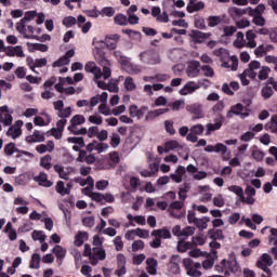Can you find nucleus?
<instances>
[{
    "mask_svg": "<svg viewBox=\"0 0 277 277\" xmlns=\"http://www.w3.org/2000/svg\"><path fill=\"white\" fill-rule=\"evenodd\" d=\"M93 248L90 245H84V256H89L91 265H98L100 261L107 259V253L103 249V240L98 235L93 237Z\"/></svg>",
    "mask_w": 277,
    "mask_h": 277,
    "instance_id": "f257e3e1",
    "label": "nucleus"
},
{
    "mask_svg": "<svg viewBox=\"0 0 277 277\" xmlns=\"http://www.w3.org/2000/svg\"><path fill=\"white\" fill-rule=\"evenodd\" d=\"M84 70L87 72H91V75L94 76L93 80L97 84V88L101 90H108V92H115L118 93L119 88L118 83L116 82H110V83H105L103 80V71L101 70V67L96 66V63L94 62H88L84 66Z\"/></svg>",
    "mask_w": 277,
    "mask_h": 277,
    "instance_id": "f03ea898",
    "label": "nucleus"
},
{
    "mask_svg": "<svg viewBox=\"0 0 277 277\" xmlns=\"http://www.w3.org/2000/svg\"><path fill=\"white\" fill-rule=\"evenodd\" d=\"M215 271L219 274H224V276H230L232 274H241V266L235 259V255H230L229 260H222L221 264L215 266Z\"/></svg>",
    "mask_w": 277,
    "mask_h": 277,
    "instance_id": "7ed1b4c3",
    "label": "nucleus"
},
{
    "mask_svg": "<svg viewBox=\"0 0 277 277\" xmlns=\"http://www.w3.org/2000/svg\"><path fill=\"white\" fill-rule=\"evenodd\" d=\"M114 55L116 60L123 66L124 70L129 72L130 75H140L142 70H144V67L140 65L132 64L131 61H129V57L122 55V52L120 51H115Z\"/></svg>",
    "mask_w": 277,
    "mask_h": 277,
    "instance_id": "20e7f679",
    "label": "nucleus"
},
{
    "mask_svg": "<svg viewBox=\"0 0 277 277\" xmlns=\"http://www.w3.org/2000/svg\"><path fill=\"white\" fill-rule=\"evenodd\" d=\"M93 54L95 60L98 62V64L103 67V79H109L111 77V63H109V60L105 57V52L103 50L98 49V45H95V49L93 50Z\"/></svg>",
    "mask_w": 277,
    "mask_h": 277,
    "instance_id": "39448f33",
    "label": "nucleus"
},
{
    "mask_svg": "<svg viewBox=\"0 0 277 277\" xmlns=\"http://www.w3.org/2000/svg\"><path fill=\"white\" fill-rule=\"evenodd\" d=\"M84 122H85V117H83V115H75L70 119V124L67 128L68 132L72 133L74 135H85V133H88V129L81 128L77 130V127H79L80 124H83Z\"/></svg>",
    "mask_w": 277,
    "mask_h": 277,
    "instance_id": "423d86ee",
    "label": "nucleus"
},
{
    "mask_svg": "<svg viewBox=\"0 0 277 277\" xmlns=\"http://www.w3.org/2000/svg\"><path fill=\"white\" fill-rule=\"evenodd\" d=\"M183 265L188 276L190 277L202 276V272H200V269L202 268V264H200L199 262H194V260L186 258L183 260Z\"/></svg>",
    "mask_w": 277,
    "mask_h": 277,
    "instance_id": "0eeeda50",
    "label": "nucleus"
},
{
    "mask_svg": "<svg viewBox=\"0 0 277 277\" xmlns=\"http://www.w3.org/2000/svg\"><path fill=\"white\" fill-rule=\"evenodd\" d=\"M16 31L23 36L26 40H36L38 38L36 34V28L31 25L27 26L26 24H16Z\"/></svg>",
    "mask_w": 277,
    "mask_h": 277,
    "instance_id": "6e6552de",
    "label": "nucleus"
},
{
    "mask_svg": "<svg viewBox=\"0 0 277 277\" xmlns=\"http://www.w3.org/2000/svg\"><path fill=\"white\" fill-rule=\"evenodd\" d=\"M186 111L192 114L193 120H200L205 118V106L200 103H193L186 106Z\"/></svg>",
    "mask_w": 277,
    "mask_h": 277,
    "instance_id": "1a4fd4ad",
    "label": "nucleus"
},
{
    "mask_svg": "<svg viewBox=\"0 0 277 277\" xmlns=\"http://www.w3.org/2000/svg\"><path fill=\"white\" fill-rule=\"evenodd\" d=\"M140 60L143 64H149L151 66H157L161 64V56L157 52H143L140 54Z\"/></svg>",
    "mask_w": 277,
    "mask_h": 277,
    "instance_id": "9d476101",
    "label": "nucleus"
},
{
    "mask_svg": "<svg viewBox=\"0 0 277 277\" xmlns=\"http://www.w3.org/2000/svg\"><path fill=\"white\" fill-rule=\"evenodd\" d=\"M234 116H239L242 120L250 116V113L246 111L243 104L238 103L230 107L226 114V118H233Z\"/></svg>",
    "mask_w": 277,
    "mask_h": 277,
    "instance_id": "9b49d317",
    "label": "nucleus"
},
{
    "mask_svg": "<svg viewBox=\"0 0 277 277\" xmlns=\"http://www.w3.org/2000/svg\"><path fill=\"white\" fill-rule=\"evenodd\" d=\"M13 205L15 208V213H18L19 215H27L29 213V201L25 200L23 197L17 196L13 200Z\"/></svg>",
    "mask_w": 277,
    "mask_h": 277,
    "instance_id": "f8f14e48",
    "label": "nucleus"
},
{
    "mask_svg": "<svg viewBox=\"0 0 277 277\" xmlns=\"http://www.w3.org/2000/svg\"><path fill=\"white\" fill-rule=\"evenodd\" d=\"M274 265V260L267 253H264L256 262L259 269H262L266 274H269V267Z\"/></svg>",
    "mask_w": 277,
    "mask_h": 277,
    "instance_id": "ddd939ff",
    "label": "nucleus"
},
{
    "mask_svg": "<svg viewBox=\"0 0 277 277\" xmlns=\"http://www.w3.org/2000/svg\"><path fill=\"white\" fill-rule=\"evenodd\" d=\"M4 153L9 157H12V155L15 153H18L17 157H29L30 159L34 157V154L29 151L18 150V148H16V144L14 143H9L8 145H5Z\"/></svg>",
    "mask_w": 277,
    "mask_h": 277,
    "instance_id": "4468645a",
    "label": "nucleus"
},
{
    "mask_svg": "<svg viewBox=\"0 0 277 277\" xmlns=\"http://www.w3.org/2000/svg\"><path fill=\"white\" fill-rule=\"evenodd\" d=\"M168 271L170 274H181V255H172L168 263Z\"/></svg>",
    "mask_w": 277,
    "mask_h": 277,
    "instance_id": "2eb2a0df",
    "label": "nucleus"
},
{
    "mask_svg": "<svg viewBox=\"0 0 277 277\" xmlns=\"http://www.w3.org/2000/svg\"><path fill=\"white\" fill-rule=\"evenodd\" d=\"M54 172L58 173L60 179L68 181L70 179V174L75 173V167H62L60 164H55Z\"/></svg>",
    "mask_w": 277,
    "mask_h": 277,
    "instance_id": "dca6fc26",
    "label": "nucleus"
},
{
    "mask_svg": "<svg viewBox=\"0 0 277 277\" xmlns=\"http://www.w3.org/2000/svg\"><path fill=\"white\" fill-rule=\"evenodd\" d=\"M146 111H148L147 106H142L141 108L137 107V105L133 104L129 107V114L131 118H136V120H142L144 116L146 115Z\"/></svg>",
    "mask_w": 277,
    "mask_h": 277,
    "instance_id": "f3484780",
    "label": "nucleus"
},
{
    "mask_svg": "<svg viewBox=\"0 0 277 277\" xmlns=\"http://www.w3.org/2000/svg\"><path fill=\"white\" fill-rule=\"evenodd\" d=\"M22 127L23 121H15V123L6 131L8 137H12V140H17V137H21V135L23 134V130H21Z\"/></svg>",
    "mask_w": 277,
    "mask_h": 277,
    "instance_id": "a211bd4d",
    "label": "nucleus"
},
{
    "mask_svg": "<svg viewBox=\"0 0 277 277\" xmlns=\"http://www.w3.org/2000/svg\"><path fill=\"white\" fill-rule=\"evenodd\" d=\"M205 151L206 153H216V155H222V157H224V155H226V153H228V147L222 143H217L215 145H207L205 147Z\"/></svg>",
    "mask_w": 277,
    "mask_h": 277,
    "instance_id": "6ab92c4d",
    "label": "nucleus"
},
{
    "mask_svg": "<svg viewBox=\"0 0 277 277\" xmlns=\"http://www.w3.org/2000/svg\"><path fill=\"white\" fill-rule=\"evenodd\" d=\"M186 75L190 79L198 77L200 75V62L192 61L186 68Z\"/></svg>",
    "mask_w": 277,
    "mask_h": 277,
    "instance_id": "aec40b11",
    "label": "nucleus"
},
{
    "mask_svg": "<svg viewBox=\"0 0 277 277\" xmlns=\"http://www.w3.org/2000/svg\"><path fill=\"white\" fill-rule=\"evenodd\" d=\"M4 53L8 57H25V52L21 45L4 47Z\"/></svg>",
    "mask_w": 277,
    "mask_h": 277,
    "instance_id": "412c9836",
    "label": "nucleus"
},
{
    "mask_svg": "<svg viewBox=\"0 0 277 277\" xmlns=\"http://www.w3.org/2000/svg\"><path fill=\"white\" fill-rule=\"evenodd\" d=\"M224 124V117H219L214 120V123L206 124V135H211L214 131H220Z\"/></svg>",
    "mask_w": 277,
    "mask_h": 277,
    "instance_id": "4be33fe9",
    "label": "nucleus"
},
{
    "mask_svg": "<svg viewBox=\"0 0 277 277\" xmlns=\"http://www.w3.org/2000/svg\"><path fill=\"white\" fill-rule=\"evenodd\" d=\"M27 64L30 68V70H32V72H36L37 75H40V72H38L36 70V68H43V66H47V58H31L28 57L27 58Z\"/></svg>",
    "mask_w": 277,
    "mask_h": 277,
    "instance_id": "5701e85b",
    "label": "nucleus"
},
{
    "mask_svg": "<svg viewBox=\"0 0 277 277\" xmlns=\"http://www.w3.org/2000/svg\"><path fill=\"white\" fill-rule=\"evenodd\" d=\"M196 90H200V84L194 81H188L181 90V96H187L188 94H194Z\"/></svg>",
    "mask_w": 277,
    "mask_h": 277,
    "instance_id": "b1692460",
    "label": "nucleus"
},
{
    "mask_svg": "<svg viewBox=\"0 0 277 277\" xmlns=\"http://www.w3.org/2000/svg\"><path fill=\"white\" fill-rule=\"evenodd\" d=\"M41 116H44V118L40 117V116H36L34 119V124L36 127H49V124H51V115L47 114V113H42Z\"/></svg>",
    "mask_w": 277,
    "mask_h": 277,
    "instance_id": "393cba45",
    "label": "nucleus"
},
{
    "mask_svg": "<svg viewBox=\"0 0 277 277\" xmlns=\"http://www.w3.org/2000/svg\"><path fill=\"white\" fill-rule=\"evenodd\" d=\"M168 111H170V109H168V108H159L156 110H150L146 114L145 120L147 122H153V120H155V118H159V116H162V114H168Z\"/></svg>",
    "mask_w": 277,
    "mask_h": 277,
    "instance_id": "a878e982",
    "label": "nucleus"
},
{
    "mask_svg": "<svg viewBox=\"0 0 277 277\" xmlns=\"http://www.w3.org/2000/svg\"><path fill=\"white\" fill-rule=\"evenodd\" d=\"M183 176H185V167L179 166L174 173L170 174L173 183H183Z\"/></svg>",
    "mask_w": 277,
    "mask_h": 277,
    "instance_id": "bb28decb",
    "label": "nucleus"
},
{
    "mask_svg": "<svg viewBox=\"0 0 277 277\" xmlns=\"http://www.w3.org/2000/svg\"><path fill=\"white\" fill-rule=\"evenodd\" d=\"M26 142L28 144H38L40 142H44V133L35 130V132L26 137Z\"/></svg>",
    "mask_w": 277,
    "mask_h": 277,
    "instance_id": "cd10ccee",
    "label": "nucleus"
},
{
    "mask_svg": "<svg viewBox=\"0 0 277 277\" xmlns=\"http://www.w3.org/2000/svg\"><path fill=\"white\" fill-rule=\"evenodd\" d=\"M35 181L41 185V187H52L53 182L49 181V175L44 172H40L38 176L35 177Z\"/></svg>",
    "mask_w": 277,
    "mask_h": 277,
    "instance_id": "c85d7f7f",
    "label": "nucleus"
},
{
    "mask_svg": "<svg viewBox=\"0 0 277 277\" xmlns=\"http://www.w3.org/2000/svg\"><path fill=\"white\" fill-rule=\"evenodd\" d=\"M117 42L116 41H111L110 39H106L105 41L101 40H96V38L93 39V47H107V49H110V51H114V49H116L117 47Z\"/></svg>",
    "mask_w": 277,
    "mask_h": 277,
    "instance_id": "c756f323",
    "label": "nucleus"
},
{
    "mask_svg": "<svg viewBox=\"0 0 277 277\" xmlns=\"http://www.w3.org/2000/svg\"><path fill=\"white\" fill-rule=\"evenodd\" d=\"M246 40L248 49H256V32H254V30L247 31Z\"/></svg>",
    "mask_w": 277,
    "mask_h": 277,
    "instance_id": "7c9ffc66",
    "label": "nucleus"
},
{
    "mask_svg": "<svg viewBox=\"0 0 277 277\" xmlns=\"http://www.w3.org/2000/svg\"><path fill=\"white\" fill-rule=\"evenodd\" d=\"M151 237H158V239H170L172 234L170 233V229L164 227L161 229H154L151 232Z\"/></svg>",
    "mask_w": 277,
    "mask_h": 277,
    "instance_id": "2f4dec72",
    "label": "nucleus"
},
{
    "mask_svg": "<svg viewBox=\"0 0 277 277\" xmlns=\"http://www.w3.org/2000/svg\"><path fill=\"white\" fill-rule=\"evenodd\" d=\"M198 190H199V194H201V196H202L203 202H209V200H211V198H213V193H211V187H209V185L199 186Z\"/></svg>",
    "mask_w": 277,
    "mask_h": 277,
    "instance_id": "473e14b6",
    "label": "nucleus"
},
{
    "mask_svg": "<svg viewBox=\"0 0 277 277\" xmlns=\"http://www.w3.org/2000/svg\"><path fill=\"white\" fill-rule=\"evenodd\" d=\"M223 68H232V70H237L239 67V58L236 55L229 57L228 62L222 63Z\"/></svg>",
    "mask_w": 277,
    "mask_h": 277,
    "instance_id": "72a5a7b5",
    "label": "nucleus"
},
{
    "mask_svg": "<svg viewBox=\"0 0 277 277\" xmlns=\"http://www.w3.org/2000/svg\"><path fill=\"white\" fill-rule=\"evenodd\" d=\"M146 264H147L148 274H150L151 276H155V274H157V266L159 265L157 260L155 258H148L146 260Z\"/></svg>",
    "mask_w": 277,
    "mask_h": 277,
    "instance_id": "f704fd0d",
    "label": "nucleus"
},
{
    "mask_svg": "<svg viewBox=\"0 0 277 277\" xmlns=\"http://www.w3.org/2000/svg\"><path fill=\"white\" fill-rule=\"evenodd\" d=\"M234 47H236V49H243L245 47H247L246 36L243 35V32H237L236 39L234 41Z\"/></svg>",
    "mask_w": 277,
    "mask_h": 277,
    "instance_id": "c9c22d12",
    "label": "nucleus"
},
{
    "mask_svg": "<svg viewBox=\"0 0 277 277\" xmlns=\"http://www.w3.org/2000/svg\"><path fill=\"white\" fill-rule=\"evenodd\" d=\"M208 237L212 239V241H222V239H224V232H222V229H209Z\"/></svg>",
    "mask_w": 277,
    "mask_h": 277,
    "instance_id": "e433bc0d",
    "label": "nucleus"
},
{
    "mask_svg": "<svg viewBox=\"0 0 277 277\" xmlns=\"http://www.w3.org/2000/svg\"><path fill=\"white\" fill-rule=\"evenodd\" d=\"M209 222H211V219L209 216H203L201 219H197L194 225L197 226L199 230H205L208 228Z\"/></svg>",
    "mask_w": 277,
    "mask_h": 277,
    "instance_id": "4c0bfd02",
    "label": "nucleus"
},
{
    "mask_svg": "<svg viewBox=\"0 0 277 277\" xmlns=\"http://www.w3.org/2000/svg\"><path fill=\"white\" fill-rule=\"evenodd\" d=\"M123 85L128 92H135L137 90V84H135V80L131 76L126 77Z\"/></svg>",
    "mask_w": 277,
    "mask_h": 277,
    "instance_id": "58836bf2",
    "label": "nucleus"
},
{
    "mask_svg": "<svg viewBox=\"0 0 277 277\" xmlns=\"http://www.w3.org/2000/svg\"><path fill=\"white\" fill-rule=\"evenodd\" d=\"M53 254H55L56 259L58 261H64V259H66V249H64L62 246L56 245L53 249H52Z\"/></svg>",
    "mask_w": 277,
    "mask_h": 277,
    "instance_id": "ea45409f",
    "label": "nucleus"
},
{
    "mask_svg": "<svg viewBox=\"0 0 277 277\" xmlns=\"http://www.w3.org/2000/svg\"><path fill=\"white\" fill-rule=\"evenodd\" d=\"M56 193L61 196L70 195V189L66 188V184L63 181H58L55 185Z\"/></svg>",
    "mask_w": 277,
    "mask_h": 277,
    "instance_id": "a19ab883",
    "label": "nucleus"
},
{
    "mask_svg": "<svg viewBox=\"0 0 277 277\" xmlns=\"http://www.w3.org/2000/svg\"><path fill=\"white\" fill-rule=\"evenodd\" d=\"M187 250H194V243L192 241L177 242V252H187Z\"/></svg>",
    "mask_w": 277,
    "mask_h": 277,
    "instance_id": "79ce46f5",
    "label": "nucleus"
},
{
    "mask_svg": "<svg viewBox=\"0 0 277 277\" xmlns=\"http://www.w3.org/2000/svg\"><path fill=\"white\" fill-rule=\"evenodd\" d=\"M85 239H88V232H79L75 237L74 243L79 248L83 246V241H85Z\"/></svg>",
    "mask_w": 277,
    "mask_h": 277,
    "instance_id": "37998d69",
    "label": "nucleus"
},
{
    "mask_svg": "<svg viewBox=\"0 0 277 277\" xmlns=\"http://www.w3.org/2000/svg\"><path fill=\"white\" fill-rule=\"evenodd\" d=\"M38 12L36 11H27L24 14V17L18 22V24H25L27 25V23H30V21H34L37 16Z\"/></svg>",
    "mask_w": 277,
    "mask_h": 277,
    "instance_id": "c03bdc74",
    "label": "nucleus"
},
{
    "mask_svg": "<svg viewBox=\"0 0 277 277\" xmlns=\"http://www.w3.org/2000/svg\"><path fill=\"white\" fill-rule=\"evenodd\" d=\"M40 261H42V258L40 256V254L35 253L31 256V261H30V269H40Z\"/></svg>",
    "mask_w": 277,
    "mask_h": 277,
    "instance_id": "a18cd8bd",
    "label": "nucleus"
},
{
    "mask_svg": "<svg viewBox=\"0 0 277 277\" xmlns=\"http://www.w3.org/2000/svg\"><path fill=\"white\" fill-rule=\"evenodd\" d=\"M180 209H183V201H173L170 205L169 211L172 217H179V215L174 214V210L180 211Z\"/></svg>",
    "mask_w": 277,
    "mask_h": 277,
    "instance_id": "49530a36",
    "label": "nucleus"
},
{
    "mask_svg": "<svg viewBox=\"0 0 277 277\" xmlns=\"http://www.w3.org/2000/svg\"><path fill=\"white\" fill-rule=\"evenodd\" d=\"M261 94L264 101L269 100L271 96H274V89L269 85H265L261 90Z\"/></svg>",
    "mask_w": 277,
    "mask_h": 277,
    "instance_id": "de8ad7c7",
    "label": "nucleus"
},
{
    "mask_svg": "<svg viewBox=\"0 0 277 277\" xmlns=\"http://www.w3.org/2000/svg\"><path fill=\"white\" fill-rule=\"evenodd\" d=\"M200 10H205V2L202 1H199L187 6V12H189L190 14L194 12H200Z\"/></svg>",
    "mask_w": 277,
    "mask_h": 277,
    "instance_id": "09e8293b",
    "label": "nucleus"
},
{
    "mask_svg": "<svg viewBox=\"0 0 277 277\" xmlns=\"http://www.w3.org/2000/svg\"><path fill=\"white\" fill-rule=\"evenodd\" d=\"M31 237L34 241H40V243H44V241H47V235H44V232L34 230Z\"/></svg>",
    "mask_w": 277,
    "mask_h": 277,
    "instance_id": "8fccbe9b",
    "label": "nucleus"
},
{
    "mask_svg": "<svg viewBox=\"0 0 277 277\" xmlns=\"http://www.w3.org/2000/svg\"><path fill=\"white\" fill-rule=\"evenodd\" d=\"M116 14V9L113 6H105L100 11V16H107L108 18H111Z\"/></svg>",
    "mask_w": 277,
    "mask_h": 277,
    "instance_id": "3c124183",
    "label": "nucleus"
},
{
    "mask_svg": "<svg viewBox=\"0 0 277 277\" xmlns=\"http://www.w3.org/2000/svg\"><path fill=\"white\" fill-rule=\"evenodd\" d=\"M269 72H272V69L267 66H263L259 71L258 78L260 81H265V79L269 77Z\"/></svg>",
    "mask_w": 277,
    "mask_h": 277,
    "instance_id": "603ef678",
    "label": "nucleus"
},
{
    "mask_svg": "<svg viewBox=\"0 0 277 277\" xmlns=\"http://www.w3.org/2000/svg\"><path fill=\"white\" fill-rule=\"evenodd\" d=\"M70 64V58L68 56H62L56 62L53 63L54 68H60L62 66H68Z\"/></svg>",
    "mask_w": 277,
    "mask_h": 277,
    "instance_id": "864d4df0",
    "label": "nucleus"
},
{
    "mask_svg": "<svg viewBox=\"0 0 277 277\" xmlns=\"http://www.w3.org/2000/svg\"><path fill=\"white\" fill-rule=\"evenodd\" d=\"M12 115L10 113L6 114H0V122L4 124V127H10L12 124Z\"/></svg>",
    "mask_w": 277,
    "mask_h": 277,
    "instance_id": "5fc2aeb1",
    "label": "nucleus"
},
{
    "mask_svg": "<svg viewBox=\"0 0 277 277\" xmlns=\"http://www.w3.org/2000/svg\"><path fill=\"white\" fill-rule=\"evenodd\" d=\"M72 115V108L71 107H66L60 110L57 113L58 118H62L63 120H66V118H70Z\"/></svg>",
    "mask_w": 277,
    "mask_h": 277,
    "instance_id": "6e6d98bb",
    "label": "nucleus"
},
{
    "mask_svg": "<svg viewBox=\"0 0 277 277\" xmlns=\"http://www.w3.org/2000/svg\"><path fill=\"white\" fill-rule=\"evenodd\" d=\"M51 155H45L40 160V167L44 168V170H51Z\"/></svg>",
    "mask_w": 277,
    "mask_h": 277,
    "instance_id": "4d7b16f0",
    "label": "nucleus"
},
{
    "mask_svg": "<svg viewBox=\"0 0 277 277\" xmlns=\"http://www.w3.org/2000/svg\"><path fill=\"white\" fill-rule=\"evenodd\" d=\"M222 23V17L214 15V16H209L208 17V26L209 27H217Z\"/></svg>",
    "mask_w": 277,
    "mask_h": 277,
    "instance_id": "13d9d810",
    "label": "nucleus"
},
{
    "mask_svg": "<svg viewBox=\"0 0 277 277\" xmlns=\"http://www.w3.org/2000/svg\"><path fill=\"white\" fill-rule=\"evenodd\" d=\"M115 23L116 25H120L121 27H124L128 25V17L124 14H117L115 16Z\"/></svg>",
    "mask_w": 277,
    "mask_h": 277,
    "instance_id": "bf43d9fd",
    "label": "nucleus"
},
{
    "mask_svg": "<svg viewBox=\"0 0 277 277\" xmlns=\"http://www.w3.org/2000/svg\"><path fill=\"white\" fill-rule=\"evenodd\" d=\"M164 130L169 133V135H174L176 133V130L174 129V121L166 120Z\"/></svg>",
    "mask_w": 277,
    "mask_h": 277,
    "instance_id": "052dcab7",
    "label": "nucleus"
},
{
    "mask_svg": "<svg viewBox=\"0 0 277 277\" xmlns=\"http://www.w3.org/2000/svg\"><path fill=\"white\" fill-rule=\"evenodd\" d=\"M268 129L271 133H275L277 135V115H273L271 121L268 123Z\"/></svg>",
    "mask_w": 277,
    "mask_h": 277,
    "instance_id": "680f3d73",
    "label": "nucleus"
},
{
    "mask_svg": "<svg viewBox=\"0 0 277 277\" xmlns=\"http://www.w3.org/2000/svg\"><path fill=\"white\" fill-rule=\"evenodd\" d=\"M196 233V227L187 226L186 228L182 229L181 239H187V237H192Z\"/></svg>",
    "mask_w": 277,
    "mask_h": 277,
    "instance_id": "e2e57ef3",
    "label": "nucleus"
},
{
    "mask_svg": "<svg viewBox=\"0 0 277 277\" xmlns=\"http://www.w3.org/2000/svg\"><path fill=\"white\" fill-rule=\"evenodd\" d=\"M252 157L253 159H255V161H263V158L265 157V153H263L261 149H258L256 147H253Z\"/></svg>",
    "mask_w": 277,
    "mask_h": 277,
    "instance_id": "0e129e2a",
    "label": "nucleus"
},
{
    "mask_svg": "<svg viewBox=\"0 0 277 277\" xmlns=\"http://www.w3.org/2000/svg\"><path fill=\"white\" fill-rule=\"evenodd\" d=\"M110 146L113 148H118L120 146V134L118 133H113L110 135Z\"/></svg>",
    "mask_w": 277,
    "mask_h": 277,
    "instance_id": "69168bd1",
    "label": "nucleus"
},
{
    "mask_svg": "<svg viewBox=\"0 0 277 277\" xmlns=\"http://www.w3.org/2000/svg\"><path fill=\"white\" fill-rule=\"evenodd\" d=\"M164 148H166V153H170V150H176V148H179V143L177 141H169L167 143H164Z\"/></svg>",
    "mask_w": 277,
    "mask_h": 277,
    "instance_id": "338daca9",
    "label": "nucleus"
},
{
    "mask_svg": "<svg viewBox=\"0 0 277 277\" xmlns=\"http://www.w3.org/2000/svg\"><path fill=\"white\" fill-rule=\"evenodd\" d=\"M98 113L102 114V116H111L113 115V110L109 109V106H107V104L100 105Z\"/></svg>",
    "mask_w": 277,
    "mask_h": 277,
    "instance_id": "774afa93",
    "label": "nucleus"
}]
</instances>
